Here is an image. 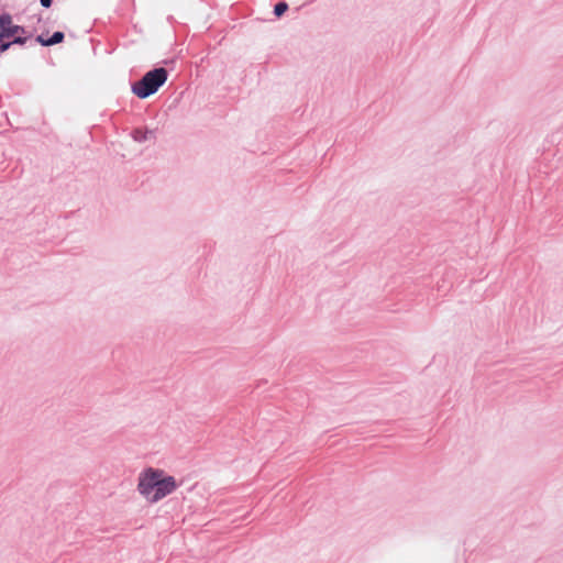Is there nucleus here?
<instances>
[{"instance_id":"nucleus-1","label":"nucleus","mask_w":563,"mask_h":563,"mask_svg":"<svg viewBox=\"0 0 563 563\" xmlns=\"http://www.w3.org/2000/svg\"><path fill=\"white\" fill-rule=\"evenodd\" d=\"M178 488L174 476L161 468L148 467L139 475L137 490L151 504L158 503Z\"/></svg>"},{"instance_id":"nucleus-7","label":"nucleus","mask_w":563,"mask_h":563,"mask_svg":"<svg viewBox=\"0 0 563 563\" xmlns=\"http://www.w3.org/2000/svg\"><path fill=\"white\" fill-rule=\"evenodd\" d=\"M53 0H41V4L44 8H49L52 5Z\"/></svg>"},{"instance_id":"nucleus-2","label":"nucleus","mask_w":563,"mask_h":563,"mask_svg":"<svg viewBox=\"0 0 563 563\" xmlns=\"http://www.w3.org/2000/svg\"><path fill=\"white\" fill-rule=\"evenodd\" d=\"M167 80V70L165 68H155L146 73L140 81L132 86V91L141 99L155 93Z\"/></svg>"},{"instance_id":"nucleus-5","label":"nucleus","mask_w":563,"mask_h":563,"mask_svg":"<svg viewBox=\"0 0 563 563\" xmlns=\"http://www.w3.org/2000/svg\"><path fill=\"white\" fill-rule=\"evenodd\" d=\"M288 9V5L286 2H279L275 5L274 12L277 16L283 15Z\"/></svg>"},{"instance_id":"nucleus-3","label":"nucleus","mask_w":563,"mask_h":563,"mask_svg":"<svg viewBox=\"0 0 563 563\" xmlns=\"http://www.w3.org/2000/svg\"><path fill=\"white\" fill-rule=\"evenodd\" d=\"M23 26L13 23L10 14L4 13L0 15V53H4L11 46L10 38L12 36L24 34Z\"/></svg>"},{"instance_id":"nucleus-6","label":"nucleus","mask_w":563,"mask_h":563,"mask_svg":"<svg viewBox=\"0 0 563 563\" xmlns=\"http://www.w3.org/2000/svg\"><path fill=\"white\" fill-rule=\"evenodd\" d=\"M11 38L13 40H10L11 42V45L12 44H25L26 41H27V37L26 36H23V34H19V35H15V36H12Z\"/></svg>"},{"instance_id":"nucleus-4","label":"nucleus","mask_w":563,"mask_h":563,"mask_svg":"<svg viewBox=\"0 0 563 563\" xmlns=\"http://www.w3.org/2000/svg\"><path fill=\"white\" fill-rule=\"evenodd\" d=\"M63 40H64V33L58 31V32H55L49 38H47L45 44L47 46H51V45H55V44L63 42Z\"/></svg>"},{"instance_id":"nucleus-8","label":"nucleus","mask_w":563,"mask_h":563,"mask_svg":"<svg viewBox=\"0 0 563 563\" xmlns=\"http://www.w3.org/2000/svg\"><path fill=\"white\" fill-rule=\"evenodd\" d=\"M47 40H45L42 35H38L36 37V42H38L41 45L43 46H47L45 43H46Z\"/></svg>"}]
</instances>
